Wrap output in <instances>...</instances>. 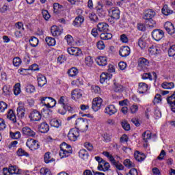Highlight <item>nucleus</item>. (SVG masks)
I'll return each instance as SVG.
<instances>
[{"instance_id":"obj_53","label":"nucleus","mask_w":175,"mask_h":175,"mask_svg":"<svg viewBox=\"0 0 175 175\" xmlns=\"http://www.w3.org/2000/svg\"><path fill=\"white\" fill-rule=\"evenodd\" d=\"M41 175H51V171L47 167H42L40 170Z\"/></svg>"},{"instance_id":"obj_43","label":"nucleus","mask_w":175,"mask_h":175,"mask_svg":"<svg viewBox=\"0 0 175 175\" xmlns=\"http://www.w3.org/2000/svg\"><path fill=\"white\" fill-rule=\"evenodd\" d=\"M21 93V85L20 83H17L14 86V95H20Z\"/></svg>"},{"instance_id":"obj_31","label":"nucleus","mask_w":175,"mask_h":175,"mask_svg":"<svg viewBox=\"0 0 175 175\" xmlns=\"http://www.w3.org/2000/svg\"><path fill=\"white\" fill-rule=\"evenodd\" d=\"M161 12L164 16H170V14H173L174 11L170 10L167 5H165L161 9Z\"/></svg>"},{"instance_id":"obj_3","label":"nucleus","mask_w":175,"mask_h":175,"mask_svg":"<svg viewBox=\"0 0 175 175\" xmlns=\"http://www.w3.org/2000/svg\"><path fill=\"white\" fill-rule=\"evenodd\" d=\"M72 152V146L66 144V142H63L60 145V151L59 152L60 158H66V157H69Z\"/></svg>"},{"instance_id":"obj_5","label":"nucleus","mask_w":175,"mask_h":175,"mask_svg":"<svg viewBox=\"0 0 175 175\" xmlns=\"http://www.w3.org/2000/svg\"><path fill=\"white\" fill-rule=\"evenodd\" d=\"M157 13L155 12V11H154V10H147L146 11H145L144 12V20H150L151 21V24L150 25V27H154V25H155V21L152 20V18H154V17H155Z\"/></svg>"},{"instance_id":"obj_25","label":"nucleus","mask_w":175,"mask_h":175,"mask_svg":"<svg viewBox=\"0 0 175 175\" xmlns=\"http://www.w3.org/2000/svg\"><path fill=\"white\" fill-rule=\"evenodd\" d=\"M148 90V85L146 83L141 82L139 83L138 92L139 94H146Z\"/></svg>"},{"instance_id":"obj_55","label":"nucleus","mask_w":175,"mask_h":175,"mask_svg":"<svg viewBox=\"0 0 175 175\" xmlns=\"http://www.w3.org/2000/svg\"><path fill=\"white\" fill-rule=\"evenodd\" d=\"M35 91V86L31 84H29L26 86V92H27L28 94H33Z\"/></svg>"},{"instance_id":"obj_18","label":"nucleus","mask_w":175,"mask_h":175,"mask_svg":"<svg viewBox=\"0 0 175 175\" xmlns=\"http://www.w3.org/2000/svg\"><path fill=\"white\" fill-rule=\"evenodd\" d=\"M164 28L170 35H173L175 33L174 25L171 22H166L164 24Z\"/></svg>"},{"instance_id":"obj_16","label":"nucleus","mask_w":175,"mask_h":175,"mask_svg":"<svg viewBox=\"0 0 175 175\" xmlns=\"http://www.w3.org/2000/svg\"><path fill=\"white\" fill-rule=\"evenodd\" d=\"M112 75L107 72H103L100 76V83L101 84H105V83H107L112 77Z\"/></svg>"},{"instance_id":"obj_7","label":"nucleus","mask_w":175,"mask_h":175,"mask_svg":"<svg viewBox=\"0 0 175 175\" xmlns=\"http://www.w3.org/2000/svg\"><path fill=\"white\" fill-rule=\"evenodd\" d=\"M102 103H103V100L100 97H96L93 99L92 109L94 111H98L100 110L102 107Z\"/></svg>"},{"instance_id":"obj_20","label":"nucleus","mask_w":175,"mask_h":175,"mask_svg":"<svg viewBox=\"0 0 175 175\" xmlns=\"http://www.w3.org/2000/svg\"><path fill=\"white\" fill-rule=\"evenodd\" d=\"M119 54L120 57H128L131 54V48L128 46H122L119 51Z\"/></svg>"},{"instance_id":"obj_56","label":"nucleus","mask_w":175,"mask_h":175,"mask_svg":"<svg viewBox=\"0 0 175 175\" xmlns=\"http://www.w3.org/2000/svg\"><path fill=\"white\" fill-rule=\"evenodd\" d=\"M161 102H162V98L161 94H156L153 100L154 105H158V103H161Z\"/></svg>"},{"instance_id":"obj_63","label":"nucleus","mask_w":175,"mask_h":175,"mask_svg":"<svg viewBox=\"0 0 175 175\" xmlns=\"http://www.w3.org/2000/svg\"><path fill=\"white\" fill-rule=\"evenodd\" d=\"M169 57H174L175 55V45H172L168 50Z\"/></svg>"},{"instance_id":"obj_41","label":"nucleus","mask_w":175,"mask_h":175,"mask_svg":"<svg viewBox=\"0 0 175 175\" xmlns=\"http://www.w3.org/2000/svg\"><path fill=\"white\" fill-rule=\"evenodd\" d=\"M11 174H20V170L16 165H11L8 169Z\"/></svg>"},{"instance_id":"obj_62","label":"nucleus","mask_w":175,"mask_h":175,"mask_svg":"<svg viewBox=\"0 0 175 175\" xmlns=\"http://www.w3.org/2000/svg\"><path fill=\"white\" fill-rule=\"evenodd\" d=\"M165 157H166V152L165 151V150H162L159 155L157 157V159L158 161H163Z\"/></svg>"},{"instance_id":"obj_13","label":"nucleus","mask_w":175,"mask_h":175,"mask_svg":"<svg viewBox=\"0 0 175 175\" xmlns=\"http://www.w3.org/2000/svg\"><path fill=\"white\" fill-rule=\"evenodd\" d=\"M83 96V90L81 89H75L71 92V98L74 100H79Z\"/></svg>"},{"instance_id":"obj_59","label":"nucleus","mask_w":175,"mask_h":175,"mask_svg":"<svg viewBox=\"0 0 175 175\" xmlns=\"http://www.w3.org/2000/svg\"><path fill=\"white\" fill-rule=\"evenodd\" d=\"M8 109V104L3 101L0 102V113H4L5 110Z\"/></svg>"},{"instance_id":"obj_50","label":"nucleus","mask_w":175,"mask_h":175,"mask_svg":"<svg viewBox=\"0 0 175 175\" xmlns=\"http://www.w3.org/2000/svg\"><path fill=\"white\" fill-rule=\"evenodd\" d=\"M12 63L14 66L18 67L23 64V61L21 60V58L16 57L13 59Z\"/></svg>"},{"instance_id":"obj_10","label":"nucleus","mask_w":175,"mask_h":175,"mask_svg":"<svg viewBox=\"0 0 175 175\" xmlns=\"http://www.w3.org/2000/svg\"><path fill=\"white\" fill-rule=\"evenodd\" d=\"M29 118H30V121L32 122H36L38 121H40L42 120V114L37 110H33L30 113Z\"/></svg>"},{"instance_id":"obj_35","label":"nucleus","mask_w":175,"mask_h":175,"mask_svg":"<svg viewBox=\"0 0 175 175\" xmlns=\"http://www.w3.org/2000/svg\"><path fill=\"white\" fill-rule=\"evenodd\" d=\"M49 98L50 97H40V105L41 106L46 107V109H48L49 106Z\"/></svg>"},{"instance_id":"obj_14","label":"nucleus","mask_w":175,"mask_h":175,"mask_svg":"<svg viewBox=\"0 0 175 175\" xmlns=\"http://www.w3.org/2000/svg\"><path fill=\"white\" fill-rule=\"evenodd\" d=\"M97 168L100 172H108V170H110V163L106 161H101Z\"/></svg>"},{"instance_id":"obj_60","label":"nucleus","mask_w":175,"mask_h":175,"mask_svg":"<svg viewBox=\"0 0 175 175\" xmlns=\"http://www.w3.org/2000/svg\"><path fill=\"white\" fill-rule=\"evenodd\" d=\"M124 166H126V167H129V168L135 167V164L132 163V161H131V160L129 159L124 160Z\"/></svg>"},{"instance_id":"obj_17","label":"nucleus","mask_w":175,"mask_h":175,"mask_svg":"<svg viewBox=\"0 0 175 175\" xmlns=\"http://www.w3.org/2000/svg\"><path fill=\"white\" fill-rule=\"evenodd\" d=\"M38 131L40 133H47L50 131V126L46 122H42L38 126Z\"/></svg>"},{"instance_id":"obj_36","label":"nucleus","mask_w":175,"mask_h":175,"mask_svg":"<svg viewBox=\"0 0 175 175\" xmlns=\"http://www.w3.org/2000/svg\"><path fill=\"white\" fill-rule=\"evenodd\" d=\"M111 38H113V35L110 33H107V31H104L100 34V38L102 40H109Z\"/></svg>"},{"instance_id":"obj_9","label":"nucleus","mask_w":175,"mask_h":175,"mask_svg":"<svg viewBox=\"0 0 175 175\" xmlns=\"http://www.w3.org/2000/svg\"><path fill=\"white\" fill-rule=\"evenodd\" d=\"M165 33L161 29H154L152 32V37L156 42H159Z\"/></svg>"},{"instance_id":"obj_49","label":"nucleus","mask_w":175,"mask_h":175,"mask_svg":"<svg viewBox=\"0 0 175 175\" xmlns=\"http://www.w3.org/2000/svg\"><path fill=\"white\" fill-rule=\"evenodd\" d=\"M85 64L89 67H91L92 65H94V60L91 56H88L85 58Z\"/></svg>"},{"instance_id":"obj_1","label":"nucleus","mask_w":175,"mask_h":175,"mask_svg":"<svg viewBox=\"0 0 175 175\" xmlns=\"http://www.w3.org/2000/svg\"><path fill=\"white\" fill-rule=\"evenodd\" d=\"M68 102H69V100L66 96H62L59 98L57 103L58 105H60L62 107L57 110L59 114L64 116L66 114V111H68L69 113H73V111H75L73 107H70Z\"/></svg>"},{"instance_id":"obj_47","label":"nucleus","mask_w":175,"mask_h":175,"mask_svg":"<svg viewBox=\"0 0 175 175\" xmlns=\"http://www.w3.org/2000/svg\"><path fill=\"white\" fill-rule=\"evenodd\" d=\"M16 154L18 155V157H29V154H28V152H27L23 148H19L16 151Z\"/></svg>"},{"instance_id":"obj_2","label":"nucleus","mask_w":175,"mask_h":175,"mask_svg":"<svg viewBox=\"0 0 175 175\" xmlns=\"http://www.w3.org/2000/svg\"><path fill=\"white\" fill-rule=\"evenodd\" d=\"M109 18H108L109 23L111 24H114L117 20H120V16L121 14V11L117 7L111 8L108 11Z\"/></svg>"},{"instance_id":"obj_64","label":"nucleus","mask_w":175,"mask_h":175,"mask_svg":"<svg viewBox=\"0 0 175 175\" xmlns=\"http://www.w3.org/2000/svg\"><path fill=\"white\" fill-rule=\"evenodd\" d=\"M65 40H66L68 44L72 45L73 44V37H72L70 35H67L64 38Z\"/></svg>"},{"instance_id":"obj_29","label":"nucleus","mask_w":175,"mask_h":175,"mask_svg":"<svg viewBox=\"0 0 175 175\" xmlns=\"http://www.w3.org/2000/svg\"><path fill=\"white\" fill-rule=\"evenodd\" d=\"M83 23H84V16L79 15L75 18L72 24L74 27H80Z\"/></svg>"},{"instance_id":"obj_12","label":"nucleus","mask_w":175,"mask_h":175,"mask_svg":"<svg viewBox=\"0 0 175 175\" xmlns=\"http://www.w3.org/2000/svg\"><path fill=\"white\" fill-rule=\"evenodd\" d=\"M117 111H118V110L117 109V108H116V105H109L105 107L104 113H105V114H107L108 116H114V114H116Z\"/></svg>"},{"instance_id":"obj_4","label":"nucleus","mask_w":175,"mask_h":175,"mask_svg":"<svg viewBox=\"0 0 175 175\" xmlns=\"http://www.w3.org/2000/svg\"><path fill=\"white\" fill-rule=\"evenodd\" d=\"M103 155L107 157L113 166L116 167L118 170H124V165H122V164H121V163H120L119 161H116V159H114V157H113V155L110 154V152L105 151L103 152Z\"/></svg>"},{"instance_id":"obj_40","label":"nucleus","mask_w":175,"mask_h":175,"mask_svg":"<svg viewBox=\"0 0 175 175\" xmlns=\"http://www.w3.org/2000/svg\"><path fill=\"white\" fill-rule=\"evenodd\" d=\"M161 87L164 90H172V88H174V83H173V82H163L161 84Z\"/></svg>"},{"instance_id":"obj_32","label":"nucleus","mask_w":175,"mask_h":175,"mask_svg":"<svg viewBox=\"0 0 175 175\" xmlns=\"http://www.w3.org/2000/svg\"><path fill=\"white\" fill-rule=\"evenodd\" d=\"M7 118L12 121V122H17V118H16V114L13 111V109H10L7 114Z\"/></svg>"},{"instance_id":"obj_27","label":"nucleus","mask_w":175,"mask_h":175,"mask_svg":"<svg viewBox=\"0 0 175 175\" xmlns=\"http://www.w3.org/2000/svg\"><path fill=\"white\" fill-rule=\"evenodd\" d=\"M96 62L99 66H106L107 65V57L100 56L96 59Z\"/></svg>"},{"instance_id":"obj_21","label":"nucleus","mask_w":175,"mask_h":175,"mask_svg":"<svg viewBox=\"0 0 175 175\" xmlns=\"http://www.w3.org/2000/svg\"><path fill=\"white\" fill-rule=\"evenodd\" d=\"M22 133L25 135V136H30L31 137H33V136L36 135V133L28 126H25L22 129Z\"/></svg>"},{"instance_id":"obj_61","label":"nucleus","mask_w":175,"mask_h":175,"mask_svg":"<svg viewBox=\"0 0 175 175\" xmlns=\"http://www.w3.org/2000/svg\"><path fill=\"white\" fill-rule=\"evenodd\" d=\"M62 5H59L58 3H55L53 4V12L54 13H58L61 10Z\"/></svg>"},{"instance_id":"obj_42","label":"nucleus","mask_w":175,"mask_h":175,"mask_svg":"<svg viewBox=\"0 0 175 175\" xmlns=\"http://www.w3.org/2000/svg\"><path fill=\"white\" fill-rule=\"evenodd\" d=\"M29 43L31 47H36L39 44V40L36 37H31L29 40Z\"/></svg>"},{"instance_id":"obj_48","label":"nucleus","mask_w":175,"mask_h":175,"mask_svg":"<svg viewBox=\"0 0 175 175\" xmlns=\"http://www.w3.org/2000/svg\"><path fill=\"white\" fill-rule=\"evenodd\" d=\"M57 105V101L53 97H49V101L48 102V108L53 109Z\"/></svg>"},{"instance_id":"obj_39","label":"nucleus","mask_w":175,"mask_h":175,"mask_svg":"<svg viewBox=\"0 0 175 175\" xmlns=\"http://www.w3.org/2000/svg\"><path fill=\"white\" fill-rule=\"evenodd\" d=\"M68 74L70 77H75L79 75V70L76 67H72L68 70Z\"/></svg>"},{"instance_id":"obj_6","label":"nucleus","mask_w":175,"mask_h":175,"mask_svg":"<svg viewBox=\"0 0 175 175\" xmlns=\"http://www.w3.org/2000/svg\"><path fill=\"white\" fill-rule=\"evenodd\" d=\"M26 146L31 151H35V150H38V148H40V145H39V143H38V141L33 139H28L26 142Z\"/></svg>"},{"instance_id":"obj_22","label":"nucleus","mask_w":175,"mask_h":175,"mask_svg":"<svg viewBox=\"0 0 175 175\" xmlns=\"http://www.w3.org/2000/svg\"><path fill=\"white\" fill-rule=\"evenodd\" d=\"M38 87H43L47 84V79L46 77L42 74H40L37 76Z\"/></svg>"},{"instance_id":"obj_46","label":"nucleus","mask_w":175,"mask_h":175,"mask_svg":"<svg viewBox=\"0 0 175 175\" xmlns=\"http://www.w3.org/2000/svg\"><path fill=\"white\" fill-rule=\"evenodd\" d=\"M17 114H18V117H19L20 118H23L25 114V113L24 112V107L23 106H19L17 108Z\"/></svg>"},{"instance_id":"obj_19","label":"nucleus","mask_w":175,"mask_h":175,"mask_svg":"<svg viewBox=\"0 0 175 175\" xmlns=\"http://www.w3.org/2000/svg\"><path fill=\"white\" fill-rule=\"evenodd\" d=\"M68 53L70 55H75V57H79V55H81V49H79L77 47H70L68 49Z\"/></svg>"},{"instance_id":"obj_44","label":"nucleus","mask_w":175,"mask_h":175,"mask_svg":"<svg viewBox=\"0 0 175 175\" xmlns=\"http://www.w3.org/2000/svg\"><path fill=\"white\" fill-rule=\"evenodd\" d=\"M10 136L11 139H14L16 140V139H20V137H21V133H20L19 131H16L14 133L10 131Z\"/></svg>"},{"instance_id":"obj_37","label":"nucleus","mask_w":175,"mask_h":175,"mask_svg":"<svg viewBox=\"0 0 175 175\" xmlns=\"http://www.w3.org/2000/svg\"><path fill=\"white\" fill-rule=\"evenodd\" d=\"M44 161L45 163H50L54 162V159L51 158V152H46L44 155Z\"/></svg>"},{"instance_id":"obj_38","label":"nucleus","mask_w":175,"mask_h":175,"mask_svg":"<svg viewBox=\"0 0 175 175\" xmlns=\"http://www.w3.org/2000/svg\"><path fill=\"white\" fill-rule=\"evenodd\" d=\"M79 158H81V159H83L84 161L88 159V152L85 150V149H81L79 152Z\"/></svg>"},{"instance_id":"obj_26","label":"nucleus","mask_w":175,"mask_h":175,"mask_svg":"<svg viewBox=\"0 0 175 175\" xmlns=\"http://www.w3.org/2000/svg\"><path fill=\"white\" fill-rule=\"evenodd\" d=\"M51 32L53 36H59L62 33V29L57 26H52L51 28Z\"/></svg>"},{"instance_id":"obj_15","label":"nucleus","mask_w":175,"mask_h":175,"mask_svg":"<svg viewBox=\"0 0 175 175\" xmlns=\"http://www.w3.org/2000/svg\"><path fill=\"white\" fill-rule=\"evenodd\" d=\"M167 102L170 106L172 111L175 113V92L167 98Z\"/></svg>"},{"instance_id":"obj_11","label":"nucleus","mask_w":175,"mask_h":175,"mask_svg":"<svg viewBox=\"0 0 175 175\" xmlns=\"http://www.w3.org/2000/svg\"><path fill=\"white\" fill-rule=\"evenodd\" d=\"M79 136V131L76 129H72L68 133V138L71 142H76Z\"/></svg>"},{"instance_id":"obj_51","label":"nucleus","mask_w":175,"mask_h":175,"mask_svg":"<svg viewBox=\"0 0 175 175\" xmlns=\"http://www.w3.org/2000/svg\"><path fill=\"white\" fill-rule=\"evenodd\" d=\"M143 139L145 143H147L150 139H151V132L150 131H145L142 135Z\"/></svg>"},{"instance_id":"obj_45","label":"nucleus","mask_w":175,"mask_h":175,"mask_svg":"<svg viewBox=\"0 0 175 175\" xmlns=\"http://www.w3.org/2000/svg\"><path fill=\"white\" fill-rule=\"evenodd\" d=\"M45 42L48 46H55V39L52 37H46Z\"/></svg>"},{"instance_id":"obj_33","label":"nucleus","mask_w":175,"mask_h":175,"mask_svg":"<svg viewBox=\"0 0 175 175\" xmlns=\"http://www.w3.org/2000/svg\"><path fill=\"white\" fill-rule=\"evenodd\" d=\"M50 124L51 126H53L54 128H59L61 125H62V122L59 119H52L50 121Z\"/></svg>"},{"instance_id":"obj_24","label":"nucleus","mask_w":175,"mask_h":175,"mask_svg":"<svg viewBox=\"0 0 175 175\" xmlns=\"http://www.w3.org/2000/svg\"><path fill=\"white\" fill-rule=\"evenodd\" d=\"M109 25L105 23H100L97 25V30L98 32H107L109 30Z\"/></svg>"},{"instance_id":"obj_23","label":"nucleus","mask_w":175,"mask_h":175,"mask_svg":"<svg viewBox=\"0 0 175 175\" xmlns=\"http://www.w3.org/2000/svg\"><path fill=\"white\" fill-rule=\"evenodd\" d=\"M150 62L144 57H141L138 59V67L141 69H146V66H148Z\"/></svg>"},{"instance_id":"obj_34","label":"nucleus","mask_w":175,"mask_h":175,"mask_svg":"<svg viewBox=\"0 0 175 175\" xmlns=\"http://www.w3.org/2000/svg\"><path fill=\"white\" fill-rule=\"evenodd\" d=\"M138 46L142 50L147 47V42H146V36H142L138 40Z\"/></svg>"},{"instance_id":"obj_58","label":"nucleus","mask_w":175,"mask_h":175,"mask_svg":"<svg viewBox=\"0 0 175 175\" xmlns=\"http://www.w3.org/2000/svg\"><path fill=\"white\" fill-rule=\"evenodd\" d=\"M15 28L17 31H24V23H23V22H18L15 23Z\"/></svg>"},{"instance_id":"obj_54","label":"nucleus","mask_w":175,"mask_h":175,"mask_svg":"<svg viewBox=\"0 0 175 175\" xmlns=\"http://www.w3.org/2000/svg\"><path fill=\"white\" fill-rule=\"evenodd\" d=\"M14 36L16 39H20L24 36V30H16Z\"/></svg>"},{"instance_id":"obj_52","label":"nucleus","mask_w":175,"mask_h":175,"mask_svg":"<svg viewBox=\"0 0 175 175\" xmlns=\"http://www.w3.org/2000/svg\"><path fill=\"white\" fill-rule=\"evenodd\" d=\"M129 111L131 114H136L139 111V106L137 105H133L129 108Z\"/></svg>"},{"instance_id":"obj_30","label":"nucleus","mask_w":175,"mask_h":175,"mask_svg":"<svg viewBox=\"0 0 175 175\" xmlns=\"http://www.w3.org/2000/svg\"><path fill=\"white\" fill-rule=\"evenodd\" d=\"M134 157L138 162H142V161H144V159H146V156L144 155V154L141 153L139 151H136L134 153Z\"/></svg>"},{"instance_id":"obj_57","label":"nucleus","mask_w":175,"mask_h":175,"mask_svg":"<svg viewBox=\"0 0 175 175\" xmlns=\"http://www.w3.org/2000/svg\"><path fill=\"white\" fill-rule=\"evenodd\" d=\"M89 18H90L91 21H93V23H98V21H99V18L94 12L89 14Z\"/></svg>"},{"instance_id":"obj_8","label":"nucleus","mask_w":175,"mask_h":175,"mask_svg":"<svg viewBox=\"0 0 175 175\" xmlns=\"http://www.w3.org/2000/svg\"><path fill=\"white\" fill-rule=\"evenodd\" d=\"M75 125L77 128H83V129H88L90 124L88 123V119H84L83 118H79L77 119Z\"/></svg>"},{"instance_id":"obj_28","label":"nucleus","mask_w":175,"mask_h":175,"mask_svg":"<svg viewBox=\"0 0 175 175\" xmlns=\"http://www.w3.org/2000/svg\"><path fill=\"white\" fill-rule=\"evenodd\" d=\"M148 52L150 55H157V54H161V49L159 47L152 45L149 48Z\"/></svg>"}]
</instances>
